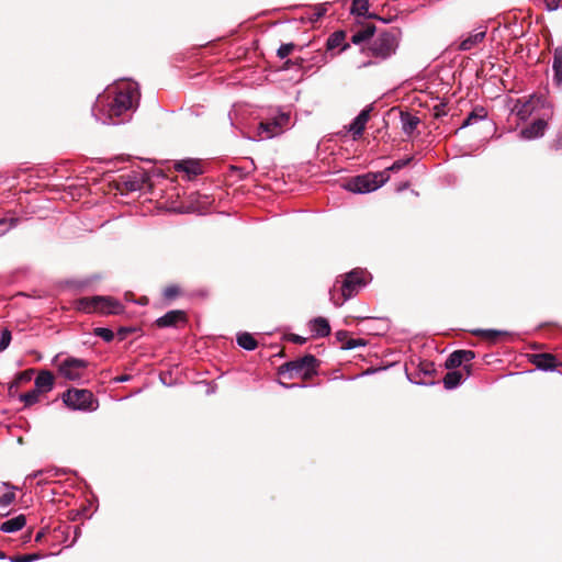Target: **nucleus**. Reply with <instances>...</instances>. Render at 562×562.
<instances>
[{
	"label": "nucleus",
	"mask_w": 562,
	"mask_h": 562,
	"mask_svg": "<svg viewBox=\"0 0 562 562\" xmlns=\"http://www.w3.org/2000/svg\"><path fill=\"white\" fill-rule=\"evenodd\" d=\"M341 278L342 280H337L330 291V300L336 306H341L347 300L357 295L360 289L367 284L366 271L361 269H353Z\"/></svg>",
	"instance_id": "f257e3e1"
},
{
	"label": "nucleus",
	"mask_w": 562,
	"mask_h": 562,
	"mask_svg": "<svg viewBox=\"0 0 562 562\" xmlns=\"http://www.w3.org/2000/svg\"><path fill=\"white\" fill-rule=\"evenodd\" d=\"M319 364L321 362L315 356L305 355L302 358L283 363L279 367L278 372L289 380L300 378L306 382L317 374Z\"/></svg>",
	"instance_id": "f03ea898"
},
{
	"label": "nucleus",
	"mask_w": 562,
	"mask_h": 562,
	"mask_svg": "<svg viewBox=\"0 0 562 562\" xmlns=\"http://www.w3.org/2000/svg\"><path fill=\"white\" fill-rule=\"evenodd\" d=\"M400 31L392 29L382 31L370 43L366 52L379 59H386L396 52L398 46Z\"/></svg>",
	"instance_id": "7ed1b4c3"
},
{
	"label": "nucleus",
	"mask_w": 562,
	"mask_h": 562,
	"mask_svg": "<svg viewBox=\"0 0 562 562\" xmlns=\"http://www.w3.org/2000/svg\"><path fill=\"white\" fill-rule=\"evenodd\" d=\"M75 307L79 312L100 314H119L122 311V305L116 300L100 295L80 297L76 301Z\"/></svg>",
	"instance_id": "20e7f679"
},
{
	"label": "nucleus",
	"mask_w": 562,
	"mask_h": 562,
	"mask_svg": "<svg viewBox=\"0 0 562 562\" xmlns=\"http://www.w3.org/2000/svg\"><path fill=\"white\" fill-rule=\"evenodd\" d=\"M390 179L386 171L368 172L366 175L353 177L349 180L348 190L356 193H367L379 189Z\"/></svg>",
	"instance_id": "39448f33"
},
{
	"label": "nucleus",
	"mask_w": 562,
	"mask_h": 562,
	"mask_svg": "<svg viewBox=\"0 0 562 562\" xmlns=\"http://www.w3.org/2000/svg\"><path fill=\"white\" fill-rule=\"evenodd\" d=\"M133 108V91L131 89L120 90L109 103L108 117L112 124H120L125 121L124 115Z\"/></svg>",
	"instance_id": "423d86ee"
},
{
	"label": "nucleus",
	"mask_w": 562,
	"mask_h": 562,
	"mask_svg": "<svg viewBox=\"0 0 562 562\" xmlns=\"http://www.w3.org/2000/svg\"><path fill=\"white\" fill-rule=\"evenodd\" d=\"M63 401L72 409L94 411L98 407L93 393L86 389H68L63 394Z\"/></svg>",
	"instance_id": "0eeeda50"
},
{
	"label": "nucleus",
	"mask_w": 562,
	"mask_h": 562,
	"mask_svg": "<svg viewBox=\"0 0 562 562\" xmlns=\"http://www.w3.org/2000/svg\"><path fill=\"white\" fill-rule=\"evenodd\" d=\"M290 123V114L281 113L272 119L260 122L258 135L265 138H272L284 132Z\"/></svg>",
	"instance_id": "6e6552de"
},
{
	"label": "nucleus",
	"mask_w": 562,
	"mask_h": 562,
	"mask_svg": "<svg viewBox=\"0 0 562 562\" xmlns=\"http://www.w3.org/2000/svg\"><path fill=\"white\" fill-rule=\"evenodd\" d=\"M88 362L74 357L66 358L58 367L59 373L67 380L76 381L82 378Z\"/></svg>",
	"instance_id": "1a4fd4ad"
},
{
	"label": "nucleus",
	"mask_w": 562,
	"mask_h": 562,
	"mask_svg": "<svg viewBox=\"0 0 562 562\" xmlns=\"http://www.w3.org/2000/svg\"><path fill=\"white\" fill-rule=\"evenodd\" d=\"M188 317L184 311L173 310L167 312L164 316L156 321V325L160 328L176 327L179 323L187 324Z\"/></svg>",
	"instance_id": "9d476101"
},
{
	"label": "nucleus",
	"mask_w": 562,
	"mask_h": 562,
	"mask_svg": "<svg viewBox=\"0 0 562 562\" xmlns=\"http://www.w3.org/2000/svg\"><path fill=\"white\" fill-rule=\"evenodd\" d=\"M530 361L540 370H554L562 363L552 353H535L531 355Z\"/></svg>",
	"instance_id": "9b49d317"
},
{
	"label": "nucleus",
	"mask_w": 562,
	"mask_h": 562,
	"mask_svg": "<svg viewBox=\"0 0 562 562\" xmlns=\"http://www.w3.org/2000/svg\"><path fill=\"white\" fill-rule=\"evenodd\" d=\"M175 169L178 172L186 173L189 180L203 173L202 165L196 159H184V160L177 161L175 164Z\"/></svg>",
	"instance_id": "f8f14e48"
},
{
	"label": "nucleus",
	"mask_w": 562,
	"mask_h": 562,
	"mask_svg": "<svg viewBox=\"0 0 562 562\" xmlns=\"http://www.w3.org/2000/svg\"><path fill=\"white\" fill-rule=\"evenodd\" d=\"M372 110V105L364 108L350 124L349 131L352 133L353 139H358L362 136L363 131L366 128V124L370 120V113Z\"/></svg>",
	"instance_id": "ddd939ff"
},
{
	"label": "nucleus",
	"mask_w": 562,
	"mask_h": 562,
	"mask_svg": "<svg viewBox=\"0 0 562 562\" xmlns=\"http://www.w3.org/2000/svg\"><path fill=\"white\" fill-rule=\"evenodd\" d=\"M475 353L472 350H456L446 360L445 367L449 370L456 369L463 363L470 362L474 359Z\"/></svg>",
	"instance_id": "4468645a"
},
{
	"label": "nucleus",
	"mask_w": 562,
	"mask_h": 562,
	"mask_svg": "<svg viewBox=\"0 0 562 562\" xmlns=\"http://www.w3.org/2000/svg\"><path fill=\"white\" fill-rule=\"evenodd\" d=\"M547 125L548 123L546 120L538 119L521 131V136L525 139H532L542 136Z\"/></svg>",
	"instance_id": "2eb2a0df"
},
{
	"label": "nucleus",
	"mask_w": 562,
	"mask_h": 562,
	"mask_svg": "<svg viewBox=\"0 0 562 562\" xmlns=\"http://www.w3.org/2000/svg\"><path fill=\"white\" fill-rule=\"evenodd\" d=\"M369 7H370L369 0H353L352 3H351L350 13L355 14V15H358V16H364L367 19H379V20H381V18H379L376 14L369 13ZM382 21L386 22L383 19H382Z\"/></svg>",
	"instance_id": "dca6fc26"
},
{
	"label": "nucleus",
	"mask_w": 562,
	"mask_h": 562,
	"mask_svg": "<svg viewBox=\"0 0 562 562\" xmlns=\"http://www.w3.org/2000/svg\"><path fill=\"white\" fill-rule=\"evenodd\" d=\"M400 117L403 132L411 136L420 123L419 117L405 111L400 112Z\"/></svg>",
	"instance_id": "f3484780"
},
{
	"label": "nucleus",
	"mask_w": 562,
	"mask_h": 562,
	"mask_svg": "<svg viewBox=\"0 0 562 562\" xmlns=\"http://www.w3.org/2000/svg\"><path fill=\"white\" fill-rule=\"evenodd\" d=\"M54 375L49 371H41L35 379V389L41 393H47L53 389Z\"/></svg>",
	"instance_id": "a211bd4d"
},
{
	"label": "nucleus",
	"mask_w": 562,
	"mask_h": 562,
	"mask_svg": "<svg viewBox=\"0 0 562 562\" xmlns=\"http://www.w3.org/2000/svg\"><path fill=\"white\" fill-rule=\"evenodd\" d=\"M26 524V517L25 515L21 514L19 516H15L0 525V530L2 532H15L18 530H21Z\"/></svg>",
	"instance_id": "6ab92c4d"
},
{
	"label": "nucleus",
	"mask_w": 562,
	"mask_h": 562,
	"mask_svg": "<svg viewBox=\"0 0 562 562\" xmlns=\"http://www.w3.org/2000/svg\"><path fill=\"white\" fill-rule=\"evenodd\" d=\"M374 32H375V25L372 23H367V24L362 25V27L360 30H358L353 33V35L351 36V42L353 44L358 45V44L369 40L370 37H372Z\"/></svg>",
	"instance_id": "aec40b11"
},
{
	"label": "nucleus",
	"mask_w": 562,
	"mask_h": 562,
	"mask_svg": "<svg viewBox=\"0 0 562 562\" xmlns=\"http://www.w3.org/2000/svg\"><path fill=\"white\" fill-rule=\"evenodd\" d=\"M312 330L316 336L326 337L330 334V326L326 318L316 317L312 322Z\"/></svg>",
	"instance_id": "412c9836"
},
{
	"label": "nucleus",
	"mask_w": 562,
	"mask_h": 562,
	"mask_svg": "<svg viewBox=\"0 0 562 562\" xmlns=\"http://www.w3.org/2000/svg\"><path fill=\"white\" fill-rule=\"evenodd\" d=\"M552 69L554 71V79L558 83H562V47H557L553 53Z\"/></svg>",
	"instance_id": "4be33fe9"
},
{
	"label": "nucleus",
	"mask_w": 562,
	"mask_h": 562,
	"mask_svg": "<svg viewBox=\"0 0 562 562\" xmlns=\"http://www.w3.org/2000/svg\"><path fill=\"white\" fill-rule=\"evenodd\" d=\"M236 340L238 346L246 350H255L258 346L255 337L247 331L238 334Z\"/></svg>",
	"instance_id": "5701e85b"
},
{
	"label": "nucleus",
	"mask_w": 562,
	"mask_h": 562,
	"mask_svg": "<svg viewBox=\"0 0 562 562\" xmlns=\"http://www.w3.org/2000/svg\"><path fill=\"white\" fill-rule=\"evenodd\" d=\"M463 379V374L461 371L450 370L446 373L443 378V385L446 389L451 390L458 386Z\"/></svg>",
	"instance_id": "b1692460"
},
{
	"label": "nucleus",
	"mask_w": 562,
	"mask_h": 562,
	"mask_svg": "<svg viewBox=\"0 0 562 562\" xmlns=\"http://www.w3.org/2000/svg\"><path fill=\"white\" fill-rule=\"evenodd\" d=\"M183 295V289L180 284H168L162 290V297L170 302Z\"/></svg>",
	"instance_id": "393cba45"
},
{
	"label": "nucleus",
	"mask_w": 562,
	"mask_h": 562,
	"mask_svg": "<svg viewBox=\"0 0 562 562\" xmlns=\"http://www.w3.org/2000/svg\"><path fill=\"white\" fill-rule=\"evenodd\" d=\"M484 37H485V32H479V33L472 34L460 43L459 49L470 50L471 48L476 46L479 43H481L484 40Z\"/></svg>",
	"instance_id": "a878e982"
},
{
	"label": "nucleus",
	"mask_w": 562,
	"mask_h": 562,
	"mask_svg": "<svg viewBox=\"0 0 562 562\" xmlns=\"http://www.w3.org/2000/svg\"><path fill=\"white\" fill-rule=\"evenodd\" d=\"M34 373L33 369H29L22 372H19L15 376V379L10 383L9 385V392L13 393L14 390L21 385V383L29 382L32 379V375Z\"/></svg>",
	"instance_id": "bb28decb"
},
{
	"label": "nucleus",
	"mask_w": 562,
	"mask_h": 562,
	"mask_svg": "<svg viewBox=\"0 0 562 562\" xmlns=\"http://www.w3.org/2000/svg\"><path fill=\"white\" fill-rule=\"evenodd\" d=\"M487 116V111L483 106H476L472 110V112L468 115V117L462 123L461 127H465L471 125L473 122L484 120Z\"/></svg>",
	"instance_id": "cd10ccee"
},
{
	"label": "nucleus",
	"mask_w": 562,
	"mask_h": 562,
	"mask_svg": "<svg viewBox=\"0 0 562 562\" xmlns=\"http://www.w3.org/2000/svg\"><path fill=\"white\" fill-rule=\"evenodd\" d=\"M346 37V33L344 31L334 32L327 40L326 47L327 49H334L342 45Z\"/></svg>",
	"instance_id": "c85d7f7f"
},
{
	"label": "nucleus",
	"mask_w": 562,
	"mask_h": 562,
	"mask_svg": "<svg viewBox=\"0 0 562 562\" xmlns=\"http://www.w3.org/2000/svg\"><path fill=\"white\" fill-rule=\"evenodd\" d=\"M472 334L492 341H495L498 337L505 335V331L495 330V329H475L472 330Z\"/></svg>",
	"instance_id": "c756f323"
},
{
	"label": "nucleus",
	"mask_w": 562,
	"mask_h": 562,
	"mask_svg": "<svg viewBox=\"0 0 562 562\" xmlns=\"http://www.w3.org/2000/svg\"><path fill=\"white\" fill-rule=\"evenodd\" d=\"M41 392L34 389L27 393H23L20 395V400L24 403L25 406H31L38 402Z\"/></svg>",
	"instance_id": "7c9ffc66"
},
{
	"label": "nucleus",
	"mask_w": 562,
	"mask_h": 562,
	"mask_svg": "<svg viewBox=\"0 0 562 562\" xmlns=\"http://www.w3.org/2000/svg\"><path fill=\"white\" fill-rule=\"evenodd\" d=\"M93 334L94 336L102 338L106 342L112 341L114 338V333L111 329L104 327L94 328Z\"/></svg>",
	"instance_id": "2f4dec72"
},
{
	"label": "nucleus",
	"mask_w": 562,
	"mask_h": 562,
	"mask_svg": "<svg viewBox=\"0 0 562 562\" xmlns=\"http://www.w3.org/2000/svg\"><path fill=\"white\" fill-rule=\"evenodd\" d=\"M295 47L294 43L282 44L277 50V56L280 59H284L295 49Z\"/></svg>",
	"instance_id": "473e14b6"
},
{
	"label": "nucleus",
	"mask_w": 562,
	"mask_h": 562,
	"mask_svg": "<svg viewBox=\"0 0 562 562\" xmlns=\"http://www.w3.org/2000/svg\"><path fill=\"white\" fill-rule=\"evenodd\" d=\"M42 558L41 553L19 554L11 557V562H32Z\"/></svg>",
	"instance_id": "72a5a7b5"
},
{
	"label": "nucleus",
	"mask_w": 562,
	"mask_h": 562,
	"mask_svg": "<svg viewBox=\"0 0 562 562\" xmlns=\"http://www.w3.org/2000/svg\"><path fill=\"white\" fill-rule=\"evenodd\" d=\"M366 345H367V340L366 339H362V338H359V339L350 338L349 340H347L346 344H344L341 346V349L350 350V349H355L357 347H364Z\"/></svg>",
	"instance_id": "f704fd0d"
},
{
	"label": "nucleus",
	"mask_w": 562,
	"mask_h": 562,
	"mask_svg": "<svg viewBox=\"0 0 562 562\" xmlns=\"http://www.w3.org/2000/svg\"><path fill=\"white\" fill-rule=\"evenodd\" d=\"M142 188H143V180L140 181V180L134 179V180L124 181L122 190L137 191V190H140Z\"/></svg>",
	"instance_id": "c9c22d12"
},
{
	"label": "nucleus",
	"mask_w": 562,
	"mask_h": 562,
	"mask_svg": "<svg viewBox=\"0 0 562 562\" xmlns=\"http://www.w3.org/2000/svg\"><path fill=\"white\" fill-rule=\"evenodd\" d=\"M411 160H412L411 157L406 158V159L396 160L389 168H386L384 171H386L387 173L390 171L396 172V171L401 170L402 168H404L405 166H407L411 162Z\"/></svg>",
	"instance_id": "e433bc0d"
},
{
	"label": "nucleus",
	"mask_w": 562,
	"mask_h": 562,
	"mask_svg": "<svg viewBox=\"0 0 562 562\" xmlns=\"http://www.w3.org/2000/svg\"><path fill=\"white\" fill-rule=\"evenodd\" d=\"M11 341V331L7 328H4L0 336V352L5 350Z\"/></svg>",
	"instance_id": "4c0bfd02"
},
{
	"label": "nucleus",
	"mask_w": 562,
	"mask_h": 562,
	"mask_svg": "<svg viewBox=\"0 0 562 562\" xmlns=\"http://www.w3.org/2000/svg\"><path fill=\"white\" fill-rule=\"evenodd\" d=\"M14 501H15L14 492L4 493L2 496H0V507L5 508V507L10 506Z\"/></svg>",
	"instance_id": "58836bf2"
},
{
	"label": "nucleus",
	"mask_w": 562,
	"mask_h": 562,
	"mask_svg": "<svg viewBox=\"0 0 562 562\" xmlns=\"http://www.w3.org/2000/svg\"><path fill=\"white\" fill-rule=\"evenodd\" d=\"M419 370L425 375H432L436 372L435 363L431 361H423L419 364Z\"/></svg>",
	"instance_id": "ea45409f"
},
{
	"label": "nucleus",
	"mask_w": 562,
	"mask_h": 562,
	"mask_svg": "<svg viewBox=\"0 0 562 562\" xmlns=\"http://www.w3.org/2000/svg\"><path fill=\"white\" fill-rule=\"evenodd\" d=\"M446 106H447V104L443 102L436 104L432 109L434 117L440 119V117L445 116L447 114Z\"/></svg>",
	"instance_id": "a19ab883"
},
{
	"label": "nucleus",
	"mask_w": 562,
	"mask_h": 562,
	"mask_svg": "<svg viewBox=\"0 0 562 562\" xmlns=\"http://www.w3.org/2000/svg\"><path fill=\"white\" fill-rule=\"evenodd\" d=\"M550 146L555 151L562 150V130L557 134Z\"/></svg>",
	"instance_id": "79ce46f5"
},
{
	"label": "nucleus",
	"mask_w": 562,
	"mask_h": 562,
	"mask_svg": "<svg viewBox=\"0 0 562 562\" xmlns=\"http://www.w3.org/2000/svg\"><path fill=\"white\" fill-rule=\"evenodd\" d=\"M336 339L341 342V346L350 339L349 333L347 330H338L336 334Z\"/></svg>",
	"instance_id": "37998d69"
},
{
	"label": "nucleus",
	"mask_w": 562,
	"mask_h": 562,
	"mask_svg": "<svg viewBox=\"0 0 562 562\" xmlns=\"http://www.w3.org/2000/svg\"><path fill=\"white\" fill-rule=\"evenodd\" d=\"M288 339L291 342L299 344V345H303L306 341V338L299 336L296 334H289Z\"/></svg>",
	"instance_id": "c03bdc74"
},
{
	"label": "nucleus",
	"mask_w": 562,
	"mask_h": 562,
	"mask_svg": "<svg viewBox=\"0 0 562 562\" xmlns=\"http://www.w3.org/2000/svg\"><path fill=\"white\" fill-rule=\"evenodd\" d=\"M133 331H134V328H132V327H121L117 330V335L120 336V339L123 340L128 336V334H131Z\"/></svg>",
	"instance_id": "a18cd8bd"
},
{
	"label": "nucleus",
	"mask_w": 562,
	"mask_h": 562,
	"mask_svg": "<svg viewBox=\"0 0 562 562\" xmlns=\"http://www.w3.org/2000/svg\"><path fill=\"white\" fill-rule=\"evenodd\" d=\"M544 3L550 11H553L560 7L561 0H544Z\"/></svg>",
	"instance_id": "49530a36"
},
{
	"label": "nucleus",
	"mask_w": 562,
	"mask_h": 562,
	"mask_svg": "<svg viewBox=\"0 0 562 562\" xmlns=\"http://www.w3.org/2000/svg\"><path fill=\"white\" fill-rule=\"evenodd\" d=\"M15 223H16V220H15V218H10V220L1 218V220H0V227H1V226H7V228L4 229V231H7V229H9L10 227L14 226V225H15Z\"/></svg>",
	"instance_id": "de8ad7c7"
},
{
	"label": "nucleus",
	"mask_w": 562,
	"mask_h": 562,
	"mask_svg": "<svg viewBox=\"0 0 562 562\" xmlns=\"http://www.w3.org/2000/svg\"><path fill=\"white\" fill-rule=\"evenodd\" d=\"M294 64H295V61H293L292 59H288L282 65L281 69L282 70H289V69H291L294 66Z\"/></svg>",
	"instance_id": "09e8293b"
},
{
	"label": "nucleus",
	"mask_w": 562,
	"mask_h": 562,
	"mask_svg": "<svg viewBox=\"0 0 562 562\" xmlns=\"http://www.w3.org/2000/svg\"><path fill=\"white\" fill-rule=\"evenodd\" d=\"M46 535V531L45 529H41L36 536H35V542H41L43 540V538L45 537Z\"/></svg>",
	"instance_id": "8fccbe9b"
},
{
	"label": "nucleus",
	"mask_w": 562,
	"mask_h": 562,
	"mask_svg": "<svg viewBox=\"0 0 562 562\" xmlns=\"http://www.w3.org/2000/svg\"><path fill=\"white\" fill-rule=\"evenodd\" d=\"M293 61H295L294 66L302 67L304 59L302 57H299V58L294 59Z\"/></svg>",
	"instance_id": "3c124183"
},
{
	"label": "nucleus",
	"mask_w": 562,
	"mask_h": 562,
	"mask_svg": "<svg viewBox=\"0 0 562 562\" xmlns=\"http://www.w3.org/2000/svg\"><path fill=\"white\" fill-rule=\"evenodd\" d=\"M127 380H130V375H122V376L116 378V381H119V382H124Z\"/></svg>",
	"instance_id": "603ef678"
},
{
	"label": "nucleus",
	"mask_w": 562,
	"mask_h": 562,
	"mask_svg": "<svg viewBox=\"0 0 562 562\" xmlns=\"http://www.w3.org/2000/svg\"><path fill=\"white\" fill-rule=\"evenodd\" d=\"M3 486H5L7 488H11V490H16L18 487L14 486L13 484H11L10 482H4L3 483Z\"/></svg>",
	"instance_id": "864d4df0"
},
{
	"label": "nucleus",
	"mask_w": 562,
	"mask_h": 562,
	"mask_svg": "<svg viewBox=\"0 0 562 562\" xmlns=\"http://www.w3.org/2000/svg\"><path fill=\"white\" fill-rule=\"evenodd\" d=\"M325 14V9H322L317 12V16L321 18Z\"/></svg>",
	"instance_id": "5fc2aeb1"
},
{
	"label": "nucleus",
	"mask_w": 562,
	"mask_h": 562,
	"mask_svg": "<svg viewBox=\"0 0 562 562\" xmlns=\"http://www.w3.org/2000/svg\"><path fill=\"white\" fill-rule=\"evenodd\" d=\"M5 553L3 551H0V559H5Z\"/></svg>",
	"instance_id": "6e6d98bb"
},
{
	"label": "nucleus",
	"mask_w": 562,
	"mask_h": 562,
	"mask_svg": "<svg viewBox=\"0 0 562 562\" xmlns=\"http://www.w3.org/2000/svg\"><path fill=\"white\" fill-rule=\"evenodd\" d=\"M349 47V44H344L342 47H341V50H345Z\"/></svg>",
	"instance_id": "4d7b16f0"
},
{
	"label": "nucleus",
	"mask_w": 562,
	"mask_h": 562,
	"mask_svg": "<svg viewBox=\"0 0 562 562\" xmlns=\"http://www.w3.org/2000/svg\"><path fill=\"white\" fill-rule=\"evenodd\" d=\"M146 302H147V299H146V297H143V299L139 301V303H140V304H144V303H146Z\"/></svg>",
	"instance_id": "13d9d810"
},
{
	"label": "nucleus",
	"mask_w": 562,
	"mask_h": 562,
	"mask_svg": "<svg viewBox=\"0 0 562 562\" xmlns=\"http://www.w3.org/2000/svg\"><path fill=\"white\" fill-rule=\"evenodd\" d=\"M40 473H41V471H37V472H35L32 476H33V477H36V476H38V474H40Z\"/></svg>",
	"instance_id": "bf43d9fd"
},
{
	"label": "nucleus",
	"mask_w": 562,
	"mask_h": 562,
	"mask_svg": "<svg viewBox=\"0 0 562 562\" xmlns=\"http://www.w3.org/2000/svg\"><path fill=\"white\" fill-rule=\"evenodd\" d=\"M464 369L467 370V374H469V373H470V371H469V366H467V364H465V366H464Z\"/></svg>",
	"instance_id": "052dcab7"
}]
</instances>
